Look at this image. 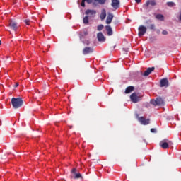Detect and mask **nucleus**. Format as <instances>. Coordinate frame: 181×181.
<instances>
[{
	"label": "nucleus",
	"mask_w": 181,
	"mask_h": 181,
	"mask_svg": "<svg viewBox=\"0 0 181 181\" xmlns=\"http://www.w3.org/2000/svg\"><path fill=\"white\" fill-rule=\"evenodd\" d=\"M136 117H137V119H138L139 122L141 125H148V124H150V122H151V119H146L144 117H139V115H136Z\"/></svg>",
	"instance_id": "nucleus-5"
},
{
	"label": "nucleus",
	"mask_w": 181,
	"mask_h": 181,
	"mask_svg": "<svg viewBox=\"0 0 181 181\" xmlns=\"http://www.w3.org/2000/svg\"><path fill=\"white\" fill-rule=\"evenodd\" d=\"M134 90H135V87L130 86L126 88L125 90H124V94H131V93H132V91H134Z\"/></svg>",
	"instance_id": "nucleus-16"
},
{
	"label": "nucleus",
	"mask_w": 181,
	"mask_h": 181,
	"mask_svg": "<svg viewBox=\"0 0 181 181\" xmlns=\"http://www.w3.org/2000/svg\"><path fill=\"white\" fill-rule=\"evenodd\" d=\"M112 19H114V14L111 13H107V17L106 18V23L107 25H110L111 22H112Z\"/></svg>",
	"instance_id": "nucleus-11"
},
{
	"label": "nucleus",
	"mask_w": 181,
	"mask_h": 181,
	"mask_svg": "<svg viewBox=\"0 0 181 181\" xmlns=\"http://www.w3.org/2000/svg\"><path fill=\"white\" fill-rule=\"evenodd\" d=\"M19 86V83H16L15 85V87H18Z\"/></svg>",
	"instance_id": "nucleus-37"
},
{
	"label": "nucleus",
	"mask_w": 181,
	"mask_h": 181,
	"mask_svg": "<svg viewBox=\"0 0 181 181\" xmlns=\"http://www.w3.org/2000/svg\"><path fill=\"white\" fill-rule=\"evenodd\" d=\"M0 125H2V121L0 120Z\"/></svg>",
	"instance_id": "nucleus-38"
},
{
	"label": "nucleus",
	"mask_w": 181,
	"mask_h": 181,
	"mask_svg": "<svg viewBox=\"0 0 181 181\" xmlns=\"http://www.w3.org/2000/svg\"><path fill=\"white\" fill-rule=\"evenodd\" d=\"M150 103L155 107H156V105L158 106L165 105V100H163V98L160 97L156 98V100L155 99L151 100Z\"/></svg>",
	"instance_id": "nucleus-2"
},
{
	"label": "nucleus",
	"mask_w": 181,
	"mask_h": 181,
	"mask_svg": "<svg viewBox=\"0 0 181 181\" xmlns=\"http://www.w3.org/2000/svg\"><path fill=\"white\" fill-rule=\"evenodd\" d=\"M146 5V6H149V5H151V6H155V5H156V2H155L154 0L148 1Z\"/></svg>",
	"instance_id": "nucleus-21"
},
{
	"label": "nucleus",
	"mask_w": 181,
	"mask_h": 181,
	"mask_svg": "<svg viewBox=\"0 0 181 181\" xmlns=\"http://www.w3.org/2000/svg\"><path fill=\"white\" fill-rule=\"evenodd\" d=\"M143 97H144V91L137 90V92H136V103H138V101H141V100H142Z\"/></svg>",
	"instance_id": "nucleus-12"
},
{
	"label": "nucleus",
	"mask_w": 181,
	"mask_h": 181,
	"mask_svg": "<svg viewBox=\"0 0 181 181\" xmlns=\"http://www.w3.org/2000/svg\"><path fill=\"white\" fill-rule=\"evenodd\" d=\"M111 5L114 9H118L119 8V0H112Z\"/></svg>",
	"instance_id": "nucleus-13"
},
{
	"label": "nucleus",
	"mask_w": 181,
	"mask_h": 181,
	"mask_svg": "<svg viewBox=\"0 0 181 181\" xmlns=\"http://www.w3.org/2000/svg\"><path fill=\"white\" fill-rule=\"evenodd\" d=\"M167 5H168V6H169L170 8H173V6H176V4H175V2H173V1H168V2H167Z\"/></svg>",
	"instance_id": "nucleus-24"
},
{
	"label": "nucleus",
	"mask_w": 181,
	"mask_h": 181,
	"mask_svg": "<svg viewBox=\"0 0 181 181\" xmlns=\"http://www.w3.org/2000/svg\"><path fill=\"white\" fill-rule=\"evenodd\" d=\"M160 87H169V81L168 80V78H165L160 80Z\"/></svg>",
	"instance_id": "nucleus-9"
},
{
	"label": "nucleus",
	"mask_w": 181,
	"mask_h": 181,
	"mask_svg": "<svg viewBox=\"0 0 181 181\" xmlns=\"http://www.w3.org/2000/svg\"><path fill=\"white\" fill-rule=\"evenodd\" d=\"M11 105L14 110H18L23 105V100L21 98H13L11 99Z\"/></svg>",
	"instance_id": "nucleus-1"
},
{
	"label": "nucleus",
	"mask_w": 181,
	"mask_h": 181,
	"mask_svg": "<svg viewBox=\"0 0 181 181\" xmlns=\"http://www.w3.org/2000/svg\"><path fill=\"white\" fill-rule=\"evenodd\" d=\"M155 70V67L148 68L144 73H142V71L138 72V76H144V77H148L152 71Z\"/></svg>",
	"instance_id": "nucleus-6"
},
{
	"label": "nucleus",
	"mask_w": 181,
	"mask_h": 181,
	"mask_svg": "<svg viewBox=\"0 0 181 181\" xmlns=\"http://www.w3.org/2000/svg\"><path fill=\"white\" fill-rule=\"evenodd\" d=\"M86 1L87 4H94V2H93V0H85Z\"/></svg>",
	"instance_id": "nucleus-32"
},
{
	"label": "nucleus",
	"mask_w": 181,
	"mask_h": 181,
	"mask_svg": "<svg viewBox=\"0 0 181 181\" xmlns=\"http://www.w3.org/2000/svg\"><path fill=\"white\" fill-rule=\"evenodd\" d=\"M88 35V31H82V32H81V33H80V39L83 40V38L85 36H87Z\"/></svg>",
	"instance_id": "nucleus-22"
},
{
	"label": "nucleus",
	"mask_w": 181,
	"mask_h": 181,
	"mask_svg": "<svg viewBox=\"0 0 181 181\" xmlns=\"http://www.w3.org/2000/svg\"><path fill=\"white\" fill-rule=\"evenodd\" d=\"M135 1V2H136V0H134Z\"/></svg>",
	"instance_id": "nucleus-42"
},
{
	"label": "nucleus",
	"mask_w": 181,
	"mask_h": 181,
	"mask_svg": "<svg viewBox=\"0 0 181 181\" xmlns=\"http://www.w3.org/2000/svg\"><path fill=\"white\" fill-rule=\"evenodd\" d=\"M93 48L86 47L83 49V54H88L90 53H93Z\"/></svg>",
	"instance_id": "nucleus-15"
},
{
	"label": "nucleus",
	"mask_w": 181,
	"mask_h": 181,
	"mask_svg": "<svg viewBox=\"0 0 181 181\" xmlns=\"http://www.w3.org/2000/svg\"><path fill=\"white\" fill-rule=\"evenodd\" d=\"M71 179H83V176L77 172L76 168H73L71 171Z\"/></svg>",
	"instance_id": "nucleus-3"
},
{
	"label": "nucleus",
	"mask_w": 181,
	"mask_h": 181,
	"mask_svg": "<svg viewBox=\"0 0 181 181\" xmlns=\"http://www.w3.org/2000/svg\"><path fill=\"white\" fill-rule=\"evenodd\" d=\"M159 145L163 149H168V148H169V146H170V145H173V143H172V141H170L168 139H165V140L161 141L159 143Z\"/></svg>",
	"instance_id": "nucleus-4"
},
{
	"label": "nucleus",
	"mask_w": 181,
	"mask_h": 181,
	"mask_svg": "<svg viewBox=\"0 0 181 181\" xmlns=\"http://www.w3.org/2000/svg\"><path fill=\"white\" fill-rule=\"evenodd\" d=\"M137 77H138V80H139L140 81H144V76H138V72H137Z\"/></svg>",
	"instance_id": "nucleus-29"
},
{
	"label": "nucleus",
	"mask_w": 181,
	"mask_h": 181,
	"mask_svg": "<svg viewBox=\"0 0 181 181\" xmlns=\"http://www.w3.org/2000/svg\"><path fill=\"white\" fill-rule=\"evenodd\" d=\"M83 44L86 45V46H88V45H90V41L88 40L83 41Z\"/></svg>",
	"instance_id": "nucleus-30"
},
{
	"label": "nucleus",
	"mask_w": 181,
	"mask_h": 181,
	"mask_svg": "<svg viewBox=\"0 0 181 181\" xmlns=\"http://www.w3.org/2000/svg\"><path fill=\"white\" fill-rule=\"evenodd\" d=\"M143 141H144V142H146V140H145V139H143Z\"/></svg>",
	"instance_id": "nucleus-40"
},
{
	"label": "nucleus",
	"mask_w": 181,
	"mask_h": 181,
	"mask_svg": "<svg viewBox=\"0 0 181 181\" xmlns=\"http://www.w3.org/2000/svg\"><path fill=\"white\" fill-rule=\"evenodd\" d=\"M83 22L85 25H87V23H88V16H86L83 18Z\"/></svg>",
	"instance_id": "nucleus-25"
},
{
	"label": "nucleus",
	"mask_w": 181,
	"mask_h": 181,
	"mask_svg": "<svg viewBox=\"0 0 181 181\" xmlns=\"http://www.w3.org/2000/svg\"><path fill=\"white\" fill-rule=\"evenodd\" d=\"M97 38L98 42H105V37H104V35L101 32L97 34Z\"/></svg>",
	"instance_id": "nucleus-14"
},
{
	"label": "nucleus",
	"mask_w": 181,
	"mask_h": 181,
	"mask_svg": "<svg viewBox=\"0 0 181 181\" xmlns=\"http://www.w3.org/2000/svg\"><path fill=\"white\" fill-rule=\"evenodd\" d=\"M86 15H88V16H90V18H94L95 15H97V11L95 10H90L87 9L85 11Z\"/></svg>",
	"instance_id": "nucleus-8"
},
{
	"label": "nucleus",
	"mask_w": 181,
	"mask_h": 181,
	"mask_svg": "<svg viewBox=\"0 0 181 181\" xmlns=\"http://www.w3.org/2000/svg\"><path fill=\"white\" fill-rule=\"evenodd\" d=\"M162 34H163V35H168V31H166V30H163Z\"/></svg>",
	"instance_id": "nucleus-34"
},
{
	"label": "nucleus",
	"mask_w": 181,
	"mask_h": 181,
	"mask_svg": "<svg viewBox=\"0 0 181 181\" xmlns=\"http://www.w3.org/2000/svg\"><path fill=\"white\" fill-rule=\"evenodd\" d=\"M145 33H146V28L145 26L144 25H141L139 28V36H144V35H145Z\"/></svg>",
	"instance_id": "nucleus-10"
},
{
	"label": "nucleus",
	"mask_w": 181,
	"mask_h": 181,
	"mask_svg": "<svg viewBox=\"0 0 181 181\" xmlns=\"http://www.w3.org/2000/svg\"><path fill=\"white\" fill-rule=\"evenodd\" d=\"M97 29L99 31L103 30V29H104V25L103 24H100V25H98Z\"/></svg>",
	"instance_id": "nucleus-26"
},
{
	"label": "nucleus",
	"mask_w": 181,
	"mask_h": 181,
	"mask_svg": "<svg viewBox=\"0 0 181 181\" xmlns=\"http://www.w3.org/2000/svg\"><path fill=\"white\" fill-rule=\"evenodd\" d=\"M142 0H136V4H140V2H141Z\"/></svg>",
	"instance_id": "nucleus-36"
},
{
	"label": "nucleus",
	"mask_w": 181,
	"mask_h": 181,
	"mask_svg": "<svg viewBox=\"0 0 181 181\" xmlns=\"http://www.w3.org/2000/svg\"><path fill=\"white\" fill-rule=\"evenodd\" d=\"M95 1L93 3V6H97V4H95L96 2H98L100 5H104L105 2H107V0H94Z\"/></svg>",
	"instance_id": "nucleus-19"
},
{
	"label": "nucleus",
	"mask_w": 181,
	"mask_h": 181,
	"mask_svg": "<svg viewBox=\"0 0 181 181\" xmlns=\"http://www.w3.org/2000/svg\"><path fill=\"white\" fill-rule=\"evenodd\" d=\"M130 100L132 101V103H136V92L133 93L130 95Z\"/></svg>",
	"instance_id": "nucleus-20"
},
{
	"label": "nucleus",
	"mask_w": 181,
	"mask_h": 181,
	"mask_svg": "<svg viewBox=\"0 0 181 181\" xmlns=\"http://www.w3.org/2000/svg\"><path fill=\"white\" fill-rule=\"evenodd\" d=\"M106 17H107V11H105V9L103 8L101 11L100 18L101 21H104V19H105Z\"/></svg>",
	"instance_id": "nucleus-17"
},
{
	"label": "nucleus",
	"mask_w": 181,
	"mask_h": 181,
	"mask_svg": "<svg viewBox=\"0 0 181 181\" xmlns=\"http://www.w3.org/2000/svg\"><path fill=\"white\" fill-rule=\"evenodd\" d=\"M9 28L10 29H12V30L16 31L19 28V26L18 25V23H16V21L11 20L9 21Z\"/></svg>",
	"instance_id": "nucleus-7"
},
{
	"label": "nucleus",
	"mask_w": 181,
	"mask_h": 181,
	"mask_svg": "<svg viewBox=\"0 0 181 181\" xmlns=\"http://www.w3.org/2000/svg\"><path fill=\"white\" fill-rule=\"evenodd\" d=\"M148 29H150L151 30H155V25L154 24H151L148 26Z\"/></svg>",
	"instance_id": "nucleus-27"
},
{
	"label": "nucleus",
	"mask_w": 181,
	"mask_h": 181,
	"mask_svg": "<svg viewBox=\"0 0 181 181\" xmlns=\"http://www.w3.org/2000/svg\"><path fill=\"white\" fill-rule=\"evenodd\" d=\"M151 132H156V129H151Z\"/></svg>",
	"instance_id": "nucleus-35"
},
{
	"label": "nucleus",
	"mask_w": 181,
	"mask_h": 181,
	"mask_svg": "<svg viewBox=\"0 0 181 181\" xmlns=\"http://www.w3.org/2000/svg\"><path fill=\"white\" fill-rule=\"evenodd\" d=\"M25 23L27 24L28 25H30V20H25L24 21Z\"/></svg>",
	"instance_id": "nucleus-31"
},
{
	"label": "nucleus",
	"mask_w": 181,
	"mask_h": 181,
	"mask_svg": "<svg viewBox=\"0 0 181 181\" xmlns=\"http://www.w3.org/2000/svg\"><path fill=\"white\" fill-rule=\"evenodd\" d=\"M105 29L107 32V35L112 36V28H111V25H106Z\"/></svg>",
	"instance_id": "nucleus-18"
},
{
	"label": "nucleus",
	"mask_w": 181,
	"mask_h": 181,
	"mask_svg": "<svg viewBox=\"0 0 181 181\" xmlns=\"http://www.w3.org/2000/svg\"><path fill=\"white\" fill-rule=\"evenodd\" d=\"M78 4H80V1H78Z\"/></svg>",
	"instance_id": "nucleus-41"
},
{
	"label": "nucleus",
	"mask_w": 181,
	"mask_h": 181,
	"mask_svg": "<svg viewBox=\"0 0 181 181\" xmlns=\"http://www.w3.org/2000/svg\"><path fill=\"white\" fill-rule=\"evenodd\" d=\"M2 45V41L0 40V45Z\"/></svg>",
	"instance_id": "nucleus-39"
},
{
	"label": "nucleus",
	"mask_w": 181,
	"mask_h": 181,
	"mask_svg": "<svg viewBox=\"0 0 181 181\" xmlns=\"http://www.w3.org/2000/svg\"><path fill=\"white\" fill-rule=\"evenodd\" d=\"M156 19L158 21H165V17L162 14H157L156 16Z\"/></svg>",
	"instance_id": "nucleus-23"
},
{
	"label": "nucleus",
	"mask_w": 181,
	"mask_h": 181,
	"mask_svg": "<svg viewBox=\"0 0 181 181\" xmlns=\"http://www.w3.org/2000/svg\"><path fill=\"white\" fill-rule=\"evenodd\" d=\"M86 0H82L81 3V6H82L83 8H86Z\"/></svg>",
	"instance_id": "nucleus-28"
},
{
	"label": "nucleus",
	"mask_w": 181,
	"mask_h": 181,
	"mask_svg": "<svg viewBox=\"0 0 181 181\" xmlns=\"http://www.w3.org/2000/svg\"><path fill=\"white\" fill-rule=\"evenodd\" d=\"M122 50H123V52H129V49H128V48H123L122 49Z\"/></svg>",
	"instance_id": "nucleus-33"
}]
</instances>
